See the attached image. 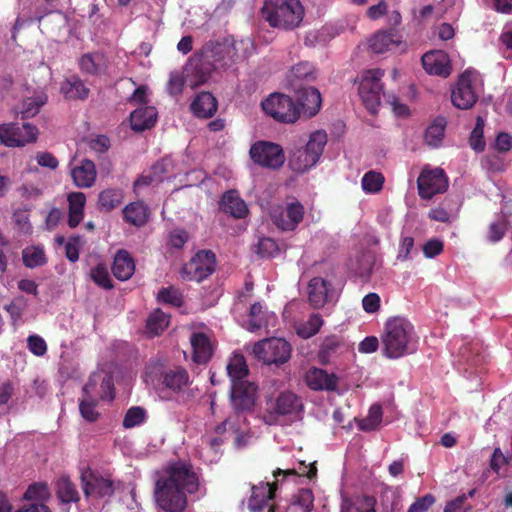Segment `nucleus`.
<instances>
[{
    "mask_svg": "<svg viewBox=\"0 0 512 512\" xmlns=\"http://www.w3.org/2000/svg\"><path fill=\"white\" fill-rule=\"evenodd\" d=\"M200 499L206 495V487L200 473L189 462H170L158 475L155 482L156 504L165 512H183L187 496Z\"/></svg>",
    "mask_w": 512,
    "mask_h": 512,
    "instance_id": "1",
    "label": "nucleus"
},
{
    "mask_svg": "<svg viewBox=\"0 0 512 512\" xmlns=\"http://www.w3.org/2000/svg\"><path fill=\"white\" fill-rule=\"evenodd\" d=\"M382 353L389 359H398L416 350L414 326L403 317H393L385 323L381 336Z\"/></svg>",
    "mask_w": 512,
    "mask_h": 512,
    "instance_id": "2",
    "label": "nucleus"
},
{
    "mask_svg": "<svg viewBox=\"0 0 512 512\" xmlns=\"http://www.w3.org/2000/svg\"><path fill=\"white\" fill-rule=\"evenodd\" d=\"M304 7L300 0H265L261 9L263 19L273 28L292 31L304 18Z\"/></svg>",
    "mask_w": 512,
    "mask_h": 512,
    "instance_id": "3",
    "label": "nucleus"
},
{
    "mask_svg": "<svg viewBox=\"0 0 512 512\" xmlns=\"http://www.w3.org/2000/svg\"><path fill=\"white\" fill-rule=\"evenodd\" d=\"M83 391L90 399L80 402L81 416H100V412L95 411L98 400L111 402L115 398L114 378L103 370L93 372Z\"/></svg>",
    "mask_w": 512,
    "mask_h": 512,
    "instance_id": "4",
    "label": "nucleus"
},
{
    "mask_svg": "<svg viewBox=\"0 0 512 512\" xmlns=\"http://www.w3.org/2000/svg\"><path fill=\"white\" fill-rule=\"evenodd\" d=\"M262 109L277 122L295 123L300 117L299 106L294 100L282 93H272L261 103Z\"/></svg>",
    "mask_w": 512,
    "mask_h": 512,
    "instance_id": "5",
    "label": "nucleus"
},
{
    "mask_svg": "<svg viewBox=\"0 0 512 512\" xmlns=\"http://www.w3.org/2000/svg\"><path fill=\"white\" fill-rule=\"evenodd\" d=\"M292 347L283 338H268L257 342L253 347L255 357L266 365H281L291 357Z\"/></svg>",
    "mask_w": 512,
    "mask_h": 512,
    "instance_id": "6",
    "label": "nucleus"
},
{
    "mask_svg": "<svg viewBox=\"0 0 512 512\" xmlns=\"http://www.w3.org/2000/svg\"><path fill=\"white\" fill-rule=\"evenodd\" d=\"M477 79V72L471 69H467L459 75L451 91V101L455 107L468 110L475 105L479 97L476 91Z\"/></svg>",
    "mask_w": 512,
    "mask_h": 512,
    "instance_id": "7",
    "label": "nucleus"
},
{
    "mask_svg": "<svg viewBox=\"0 0 512 512\" xmlns=\"http://www.w3.org/2000/svg\"><path fill=\"white\" fill-rule=\"evenodd\" d=\"M384 71L381 69H371L366 71L359 84V95L366 109L375 114L381 104V95L383 96L381 78Z\"/></svg>",
    "mask_w": 512,
    "mask_h": 512,
    "instance_id": "8",
    "label": "nucleus"
},
{
    "mask_svg": "<svg viewBox=\"0 0 512 512\" xmlns=\"http://www.w3.org/2000/svg\"><path fill=\"white\" fill-rule=\"evenodd\" d=\"M39 130L29 122L0 124V142L7 147H22L36 142Z\"/></svg>",
    "mask_w": 512,
    "mask_h": 512,
    "instance_id": "9",
    "label": "nucleus"
},
{
    "mask_svg": "<svg viewBox=\"0 0 512 512\" xmlns=\"http://www.w3.org/2000/svg\"><path fill=\"white\" fill-rule=\"evenodd\" d=\"M249 155L255 164L264 168L276 170L285 163L283 148L269 141H257L252 144Z\"/></svg>",
    "mask_w": 512,
    "mask_h": 512,
    "instance_id": "10",
    "label": "nucleus"
},
{
    "mask_svg": "<svg viewBox=\"0 0 512 512\" xmlns=\"http://www.w3.org/2000/svg\"><path fill=\"white\" fill-rule=\"evenodd\" d=\"M216 268V256L211 250L197 252L182 268V277L188 281L201 282Z\"/></svg>",
    "mask_w": 512,
    "mask_h": 512,
    "instance_id": "11",
    "label": "nucleus"
},
{
    "mask_svg": "<svg viewBox=\"0 0 512 512\" xmlns=\"http://www.w3.org/2000/svg\"><path fill=\"white\" fill-rule=\"evenodd\" d=\"M305 214L304 206L294 199L283 206L273 207L270 217L273 224L281 231H294L303 221Z\"/></svg>",
    "mask_w": 512,
    "mask_h": 512,
    "instance_id": "12",
    "label": "nucleus"
},
{
    "mask_svg": "<svg viewBox=\"0 0 512 512\" xmlns=\"http://www.w3.org/2000/svg\"><path fill=\"white\" fill-rule=\"evenodd\" d=\"M258 399V386L254 382L237 383L230 387V404L236 414H250Z\"/></svg>",
    "mask_w": 512,
    "mask_h": 512,
    "instance_id": "13",
    "label": "nucleus"
},
{
    "mask_svg": "<svg viewBox=\"0 0 512 512\" xmlns=\"http://www.w3.org/2000/svg\"><path fill=\"white\" fill-rule=\"evenodd\" d=\"M418 194L422 199H432L436 194L448 188V179L440 168H424L417 179Z\"/></svg>",
    "mask_w": 512,
    "mask_h": 512,
    "instance_id": "14",
    "label": "nucleus"
},
{
    "mask_svg": "<svg viewBox=\"0 0 512 512\" xmlns=\"http://www.w3.org/2000/svg\"><path fill=\"white\" fill-rule=\"evenodd\" d=\"M81 483L86 498L109 497L114 493V484L90 468L81 470Z\"/></svg>",
    "mask_w": 512,
    "mask_h": 512,
    "instance_id": "15",
    "label": "nucleus"
},
{
    "mask_svg": "<svg viewBox=\"0 0 512 512\" xmlns=\"http://www.w3.org/2000/svg\"><path fill=\"white\" fill-rule=\"evenodd\" d=\"M205 56L211 59L215 67L223 68L234 63L238 53L234 41L225 38L222 41L208 42L205 45Z\"/></svg>",
    "mask_w": 512,
    "mask_h": 512,
    "instance_id": "16",
    "label": "nucleus"
},
{
    "mask_svg": "<svg viewBox=\"0 0 512 512\" xmlns=\"http://www.w3.org/2000/svg\"><path fill=\"white\" fill-rule=\"evenodd\" d=\"M277 485L275 483L260 482L251 487V496L248 499V508L251 512H262L268 507L269 512H275L270 501L274 498Z\"/></svg>",
    "mask_w": 512,
    "mask_h": 512,
    "instance_id": "17",
    "label": "nucleus"
},
{
    "mask_svg": "<svg viewBox=\"0 0 512 512\" xmlns=\"http://www.w3.org/2000/svg\"><path fill=\"white\" fill-rule=\"evenodd\" d=\"M422 65L430 75L447 78L452 72L449 56L440 50L426 52L422 58Z\"/></svg>",
    "mask_w": 512,
    "mask_h": 512,
    "instance_id": "18",
    "label": "nucleus"
},
{
    "mask_svg": "<svg viewBox=\"0 0 512 512\" xmlns=\"http://www.w3.org/2000/svg\"><path fill=\"white\" fill-rule=\"evenodd\" d=\"M229 426L231 433L235 435V444L238 447H244L249 440L257 436L256 431H251L247 418H226L222 425L217 426L216 432L222 434L226 432V426Z\"/></svg>",
    "mask_w": 512,
    "mask_h": 512,
    "instance_id": "19",
    "label": "nucleus"
},
{
    "mask_svg": "<svg viewBox=\"0 0 512 512\" xmlns=\"http://www.w3.org/2000/svg\"><path fill=\"white\" fill-rule=\"evenodd\" d=\"M297 97L298 105L307 117H314L321 109L322 97L319 90L315 87L308 86L293 90Z\"/></svg>",
    "mask_w": 512,
    "mask_h": 512,
    "instance_id": "20",
    "label": "nucleus"
},
{
    "mask_svg": "<svg viewBox=\"0 0 512 512\" xmlns=\"http://www.w3.org/2000/svg\"><path fill=\"white\" fill-rule=\"evenodd\" d=\"M318 72L310 62H299L287 74V81L292 90L304 88L303 83H313L317 80Z\"/></svg>",
    "mask_w": 512,
    "mask_h": 512,
    "instance_id": "21",
    "label": "nucleus"
},
{
    "mask_svg": "<svg viewBox=\"0 0 512 512\" xmlns=\"http://www.w3.org/2000/svg\"><path fill=\"white\" fill-rule=\"evenodd\" d=\"M331 283L321 277L312 278L307 286L308 301L314 309L322 308L328 301Z\"/></svg>",
    "mask_w": 512,
    "mask_h": 512,
    "instance_id": "22",
    "label": "nucleus"
},
{
    "mask_svg": "<svg viewBox=\"0 0 512 512\" xmlns=\"http://www.w3.org/2000/svg\"><path fill=\"white\" fill-rule=\"evenodd\" d=\"M305 379L307 385L313 390L334 391L338 383V378L335 374H329L320 368L310 369Z\"/></svg>",
    "mask_w": 512,
    "mask_h": 512,
    "instance_id": "23",
    "label": "nucleus"
},
{
    "mask_svg": "<svg viewBox=\"0 0 512 512\" xmlns=\"http://www.w3.org/2000/svg\"><path fill=\"white\" fill-rule=\"evenodd\" d=\"M157 121V111L152 106H145L134 110L130 115L131 129L142 132L152 128Z\"/></svg>",
    "mask_w": 512,
    "mask_h": 512,
    "instance_id": "24",
    "label": "nucleus"
},
{
    "mask_svg": "<svg viewBox=\"0 0 512 512\" xmlns=\"http://www.w3.org/2000/svg\"><path fill=\"white\" fill-rule=\"evenodd\" d=\"M401 43L402 40L398 32L394 29H389L376 33L370 39V48L374 53L381 54L399 46Z\"/></svg>",
    "mask_w": 512,
    "mask_h": 512,
    "instance_id": "25",
    "label": "nucleus"
},
{
    "mask_svg": "<svg viewBox=\"0 0 512 512\" xmlns=\"http://www.w3.org/2000/svg\"><path fill=\"white\" fill-rule=\"evenodd\" d=\"M75 185L79 188H89L96 180V167L93 161L84 159L71 171Z\"/></svg>",
    "mask_w": 512,
    "mask_h": 512,
    "instance_id": "26",
    "label": "nucleus"
},
{
    "mask_svg": "<svg viewBox=\"0 0 512 512\" xmlns=\"http://www.w3.org/2000/svg\"><path fill=\"white\" fill-rule=\"evenodd\" d=\"M220 208L223 212L234 218H244L248 214L246 203L239 197L235 190L225 192L220 201Z\"/></svg>",
    "mask_w": 512,
    "mask_h": 512,
    "instance_id": "27",
    "label": "nucleus"
},
{
    "mask_svg": "<svg viewBox=\"0 0 512 512\" xmlns=\"http://www.w3.org/2000/svg\"><path fill=\"white\" fill-rule=\"evenodd\" d=\"M217 107V99L210 92L199 93L191 104V110L198 118H211L216 113Z\"/></svg>",
    "mask_w": 512,
    "mask_h": 512,
    "instance_id": "28",
    "label": "nucleus"
},
{
    "mask_svg": "<svg viewBox=\"0 0 512 512\" xmlns=\"http://www.w3.org/2000/svg\"><path fill=\"white\" fill-rule=\"evenodd\" d=\"M190 341L193 349V360L198 364L207 363L213 353L208 336L201 332L193 333Z\"/></svg>",
    "mask_w": 512,
    "mask_h": 512,
    "instance_id": "29",
    "label": "nucleus"
},
{
    "mask_svg": "<svg viewBox=\"0 0 512 512\" xmlns=\"http://www.w3.org/2000/svg\"><path fill=\"white\" fill-rule=\"evenodd\" d=\"M134 271L135 264L133 258L127 251L119 250L113 261V275L120 281H126L132 277Z\"/></svg>",
    "mask_w": 512,
    "mask_h": 512,
    "instance_id": "30",
    "label": "nucleus"
},
{
    "mask_svg": "<svg viewBox=\"0 0 512 512\" xmlns=\"http://www.w3.org/2000/svg\"><path fill=\"white\" fill-rule=\"evenodd\" d=\"M302 408L301 399L292 392H282L276 399L275 411L278 416L297 415Z\"/></svg>",
    "mask_w": 512,
    "mask_h": 512,
    "instance_id": "31",
    "label": "nucleus"
},
{
    "mask_svg": "<svg viewBox=\"0 0 512 512\" xmlns=\"http://www.w3.org/2000/svg\"><path fill=\"white\" fill-rule=\"evenodd\" d=\"M375 258L372 252L362 251L358 253L354 260L350 261V269L360 277L363 281L367 282L371 276Z\"/></svg>",
    "mask_w": 512,
    "mask_h": 512,
    "instance_id": "32",
    "label": "nucleus"
},
{
    "mask_svg": "<svg viewBox=\"0 0 512 512\" xmlns=\"http://www.w3.org/2000/svg\"><path fill=\"white\" fill-rule=\"evenodd\" d=\"M227 374L230 378L231 385L251 382L247 379L249 369L245 357L242 354H235L230 359L227 365Z\"/></svg>",
    "mask_w": 512,
    "mask_h": 512,
    "instance_id": "33",
    "label": "nucleus"
},
{
    "mask_svg": "<svg viewBox=\"0 0 512 512\" xmlns=\"http://www.w3.org/2000/svg\"><path fill=\"white\" fill-rule=\"evenodd\" d=\"M86 196L82 192H72L68 195L69 215L68 225L70 228L77 227L83 219Z\"/></svg>",
    "mask_w": 512,
    "mask_h": 512,
    "instance_id": "34",
    "label": "nucleus"
},
{
    "mask_svg": "<svg viewBox=\"0 0 512 512\" xmlns=\"http://www.w3.org/2000/svg\"><path fill=\"white\" fill-rule=\"evenodd\" d=\"M47 102V96L45 94H38L33 97L25 98L19 105L16 113L22 120H26L36 116L42 106Z\"/></svg>",
    "mask_w": 512,
    "mask_h": 512,
    "instance_id": "35",
    "label": "nucleus"
},
{
    "mask_svg": "<svg viewBox=\"0 0 512 512\" xmlns=\"http://www.w3.org/2000/svg\"><path fill=\"white\" fill-rule=\"evenodd\" d=\"M123 216L126 222L141 227L147 222L148 207L141 201L132 202L124 208Z\"/></svg>",
    "mask_w": 512,
    "mask_h": 512,
    "instance_id": "36",
    "label": "nucleus"
},
{
    "mask_svg": "<svg viewBox=\"0 0 512 512\" xmlns=\"http://www.w3.org/2000/svg\"><path fill=\"white\" fill-rule=\"evenodd\" d=\"M61 92L67 99L84 100L89 95V89L77 76L70 77L61 83Z\"/></svg>",
    "mask_w": 512,
    "mask_h": 512,
    "instance_id": "37",
    "label": "nucleus"
},
{
    "mask_svg": "<svg viewBox=\"0 0 512 512\" xmlns=\"http://www.w3.org/2000/svg\"><path fill=\"white\" fill-rule=\"evenodd\" d=\"M344 346V342L340 337L336 335L326 337L322 342L318 353L321 363H329L332 358L342 352Z\"/></svg>",
    "mask_w": 512,
    "mask_h": 512,
    "instance_id": "38",
    "label": "nucleus"
},
{
    "mask_svg": "<svg viewBox=\"0 0 512 512\" xmlns=\"http://www.w3.org/2000/svg\"><path fill=\"white\" fill-rule=\"evenodd\" d=\"M376 500L372 496H356L344 499L341 512H375Z\"/></svg>",
    "mask_w": 512,
    "mask_h": 512,
    "instance_id": "39",
    "label": "nucleus"
},
{
    "mask_svg": "<svg viewBox=\"0 0 512 512\" xmlns=\"http://www.w3.org/2000/svg\"><path fill=\"white\" fill-rule=\"evenodd\" d=\"M314 496L311 490L301 489L293 495L286 512H311L313 510Z\"/></svg>",
    "mask_w": 512,
    "mask_h": 512,
    "instance_id": "40",
    "label": "nucleus"
},
{
    "mask_svg": "<svg viewBox=\"0 0 512 512\" xmlns=\"http://www.w3.org/2000/svg\"><path fill=\"white\" fill-rule=\"evenodd\" d=\"M342 429L349 431L355 424L359 430L371 432L382 425V418H335Z\"/></svg>",
    "mask_w": 512,
    "mask_h": 512,
    "instance_id": "41",
    "label": "nucleus"
},
{
    "mask_svg": "<svg viewBox=\"0 0 512 512\" xmlns=\"http://www.w3.org/2000/svg\"><path fill=\"white\" fill-rule=\"evenodd\" d=\"M56 493L63 503H73L80 499L79 492L74 483L66 475H62L56 482Z\"/></svg>",
    "mask_w": 512,
    "mask_h": 512,
    "instance_id": "42",
    "label": "nucleus"
},
{
    "mask_svg": "<svg viewBox=\"0 0 512 512\" xmlns=\"http://www.w3.org/2000/svg\"><path fill=\"white\" fill-rule=\"evenodd\" d=\"M123 201V191L119 188H108L99 193L98 208L100 211L110 212Z\"/></svg>",
    "mask_w": 512,
    "mask_h": 512,
    "instance_id": "43",
    "label": "nucleus"
},
{
    "mask_svg": "<svg viewBox=\"0 0 512 512\" xmlns=\"http://www.w3.org/2000/svg\"><path fill=\"white\" fill-rule=\"evenodd\" d=\"M305 147L297 149L290 158V166L296 172H305L316 165L318 160Z\"/></svg>",
    "mask_w": 512,
    "mask_h": 512,
    "instance_id": "44",
    "label": "nucleus"
},
{
    "mask_svg": "<svg viewBox=\"0 0 512 512\" xmlns=\"http://www.w3.org/2000/svg\"><path fill=\"white\" fill-rule=\"evenodd\" d=\"M79 66L87 74H100L106 68L105 57L100 53L84 54L79 60Z\"/></svg>",
    "mask_w": 512,
    "mask_h": 512,
    "instance_id": "45",
    "label": "nucleus"
},
{
    "mask_svg": "<svg viewBox=\"0 0 512 512\" xmlns=\"http://www.w3.org/2000/svg\"><path fill=\"white\" fill-rule=\"evenodd\" d=\"M162 383L165 387L173 390L180 391L185 385H187L189 380V375L187 371L181 367L176 368L175 370H169L161 374Z\"/></svg>",
    "mask_w": 512,
    "mask_h": 512,
    "instance_id": "46",
    "label": "nucleus"
},
{
    "mask_svg": "<svg viewBox=\"0 0 512 512\" xmlns=\"http://www.w3.org/2000/svg\"><path fill=\"white\" fill-rule=\"evenodd\" d=\"M23 264L30 269L44 266L47 263L45 251L40 246H28L22 250Z\"/></svg>",
    "mask_w": 512,
    "mask_h": 512,
    "instance_id": "47",
    "label": "nucleus"
},
{
    "mask_svg": "<svg viewBox=\"0 0 512 512\" xmlns=\"http://www.w3.org/2000/svg\"><path fill=\"white\" fill-rule=\"evenodd\" d=\"M169 324V316L160 309L153 311L147 321L146 329L150 337L160 335Z\"/></svg>",
    "mask_w": 512,
    "mask_h": 512,
    "instance_id": "48",
    "label": "nucleus"
},
{
    "mask_svg": "<svg viewBox=\"0 0 512 512\" xmlns=\"http://www.w3.org/2000/svg\"><path fill=\"white\" fill-rule=\"evenodd\" d=\"M445 125V120L443 118H438L428 126L424 139L429 146L437 147L440 144L444 136Z\"/></svg>",
    "mask_w": 512,
    "mask_h": 512,
    "instance_id": "49",
    "label": "nucleus"
},
{
    "mask_svg": "<svg viewBox=\"0 0 512 512\" xmlns=\"http://www.w3.org/2000/svg\"><path fill=\"white\" fill-rule=\"evenodd\" d=\"M326 144L327 133L323 130H317L310 134L309 140L304 147L314 154L313 158L315 157L319 161Z\"/></svg>",
    "mask_w": 512,
    "mask_h": 512,
    "instance_id": "50",
    "label": "nucleus"
},
{
    "mask_svg": "<svg viewBox=\"0 0 512 512\" xmlns=\"http://www.w3.org/2000/svg\"><path fill=\"white\" fill-rule=\"evenodd\" d=\"M469 143L471 148L476 152H482L485 149L484 119L481 116H477L476 118L475 127L470 134Z\"/></svg>",
    "mask_w": 512,
    "mask_h": 512,
    "instance_id": "51",
    "label": "nucleus"
},
{
    "mask_svg": "<svg viewBox=\"0 0 512 512\" xmlns=\"http://www.w3.org/2000/svg\"><path fill=\"white\" fill-rule=\"evenodd\" d=\"M383 183V175L375 171L365 173L361 181L362 188L366 193L379 192L383 187Z\"/></svg>",
    "mask_w": 512,
    "mask_h": 512,
    "instance_id": "52",
    "label": "nucleus"
},
{
    "mask_svg": "<svg viewBox=\"0 0 512 512\" xmlns=\"http://www.w3.org/2000/svg\"><path fill=\"white\" fill-rule=\"evenodd\" d=\"M50 491L45 483H35L28 487L24 494V498L28 501H36L42 503L49 499Z\"/></svg>",
    "mask_w": 512,
    "mask_h": 512,
    "instance_id": "53",
    "label": "nucleus"
},
{
    "mask_svg": "<svg viewBox=\"0 0 512 512\" xmlns=\"http://www.w3.org/2000/svg\"><path fill=\"white\" fill-rule=\"evenodd\" d=\"M249 321H248V330L251 332H255L261 329L265 324V316L263 311V306L260 302H255L250 307L249 312Z\"/></svg>",
    "mask_w": 512,
    "mask_h": 512,
    "instance_id": "54",
    "label": "nucleus"
},
{
    "mask_svg": "<svg viewBox=\"0 0 512 512\" xmlns=\"http://www.w3.org/2000/svg\"><path fill=\"white\" fill-rule=\"evenodd\" d=\"M507 230L508 221L505 217H500L489 225L487 238L491 243H497L504 237Z\"/></svg>",
    "mask_w": 512,
    "mask_h": 512,
    "instance_id": "55",
    "label": "nucleus"
},
{
    "mask_svg": "<svg viewBox=\"0 0 512 512\" xmlns=\"http://www.w3.org/2000/svg\"><path fill=\"white\" fill-rule=\"evenodd\" d=\"M279 247L277 242L270 237L260 238L257 246L256 253L262 258H271L278 254Z\"/></svg>",
    "mask_w": 512,
    "mask_h": 512,
    "instance_id": "56",
    "label": "nucleus"
},
{
    "mask_svg": "<svg viewBox=\"0 0 512 512\" xmlns=\"http://www.w3.org/2000/svg\"><path fill=\"white\" fill-rule=\"evenodd\" d=\"M92 280L104 289H111L113 287L108 269L105 264L99 263L91 270Z\"/></svg>",
    "mask_w": 512,
    "mask_h": 512,
    "instance_id": "57",
    "label": "nucleus"
},
{
    "mask_svg": "<svg viewBox=\"0 0 512 512\" xmlns=\"http://www.w3.org/2000/svg\"><path fill=\"white\" fill-rule=\"evenodd\" d=\"M482 165L491 172H502L507 166L505 160L496 153L487 154L482 160Z\"/></svg>",
    "mask_w": 512,
    "mask_h": 512,
    "instance_id": "58",
    "label": "nucleus"
},
{
    "mask_svg": "<svg viewBox=\"0 0 512 512\" xmlns=\"http://www.w3.org/2000/svg\"><path fill=\"white\" fill-rule=\"evenodd\" d=\"M158 299L175 306H180L182 301L181 294L173 287L162 288L158 293Z\"/></svg>",
    "mask_w": 512,
    "mask_h": 512,
    "instance_id": "59",
    "label": "nucleus"
},
{
    "mask_svg": "<svg viewBox=\"0 0 512 512\" xmlns=\"http://www.w3.org/2000/svg\"><path fill=\"white\" fill-rule=\"evenodd\" d=\"M383 100L386 104L392 107V110L396 115L406 116L409 114L408 106L400 103L398 98L394 94L383 93Z\"/></svg>",
    "mask_w": 512,
    "mask_h": 512,
    "instance_id": "60",
    "label": "nucleus"
},
{
    "mask_svg": "<svg viewBox=\"0 0 512 512\" xmlns=\"http://www.w3.org/2000/svg\"><path fill=\"white\" fill-rule=\"evenodd\" d=\"M29 350L36 356H43L47 352V344L44 339L38 335H31L27 339Z\"/></svg>",
    "mask_w": 512,
    "mask_h": 512,
    "instance_id": "61",
    "label": "nucleus"
},
{
    "mask_svg": "<svg viewBox=\"0 0 512 512\" xmlns=\"http://www.w3.org/2000/svg\"><path fill=\"white\" fill-rule=\"evenodd\" d=\"M184 78L179 72H172L169 77L167 90L170 95L176 96L182 93Z\"/></svg>",
    "mask_w": 512,
    "mask_h": 512,
    "instance_id": "62",
    "label": "nucleus"
},
{
    "mask_svg": "<svg viewBox=\"0 0 512 512\" xmlns=\"http://www.w3.org/2000/svg\"><path fill=\"white\" fill-rule=\"evenodd\" d=\"M26 307V300L24 297L19 296L15 298L10 304L5 306V310L10 314L14 320H18Z\"/></svg>",
    "mask_w": 512,
    "mask_h": 512,
    "instance_id": "63",
    "label": "nucleus"
},
{
    "mask_svg": "<svg viewBox=\"0 0 512 512\" xmlns=\"http://www.w3.org/2000/svg\"><path fill=\"white\" fill-rule=\"evenodd\" d=\"M435 502V498L431 494H427L418 498L411 504L408 512H426Z\"/></svg>",
    "mask_w": 512,
    "mask_h": 512,
    "instance_id": "64",
    "label": "nucleus"
}]
</instances>
